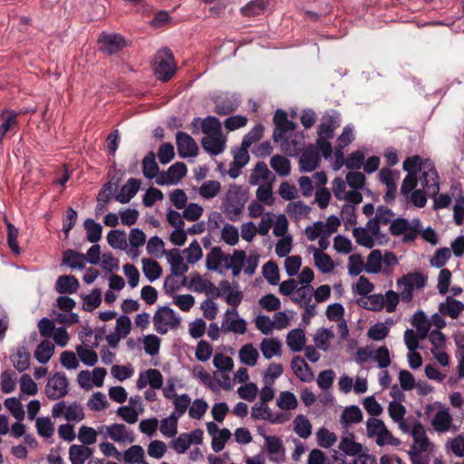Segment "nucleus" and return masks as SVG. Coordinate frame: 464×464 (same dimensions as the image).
Listing matches in <instances>:
<instances>
[{
    "instance_id": "nucleus-1",
    "label": "nucleus",
    "mask_w": 464,
    "mask_h": 464,
    "mask_svg": "<svg viewBox=\"0 0 464 464\" xmlns=\"http://www.w3.org/2000/svg\"><path fill=\"white\" fill-rule=\"evenodd\" d=\"M155 74L163 81H169L176 72V65L174 56L170 49L163 48L158 51L155 56Z\"/></svg>"
},
{
    "instance_id": "nucleus-2",
    "label": "nucleus",
    "mask_w": 464,
    "mask_h": 464,
    "mask_svg": "<svg viewBox=\"0 0 464 464\" xmlns=\"http://www.w3.org/2000/svg\"><path fill=\"white\" fill-rule=\"evenodd\" d=\"M153 324L157 333L165 334L168 333L169 327H178L180 324V319L175 314L173 309L169 306H161L154 314Z\"/></svg>"
},
{
    "instance_id": "nucleus-3",
    "label": "nucleus",
    "mask_w": 464,
    "mask_h": 464,
    "mask_svg": "<svg viewBox=\"0 0 464 464\" xmlns=\"http://www.w3.org/2000/svg\"><path fill=\"white\" fill-rule=\"evenodd\" d=\"M68 379L63 372H55L49 378L45 386V394L52 401L63 398L68 393Z\"/></svg>"
},
{
    "instance_id": "nucleus-4",
    "label": "nucleus",
    "mask_w": 464,
    "mask_h": 464,
    "mask_svg": "<svg viewBox=\"0 0 464 464\" xmlns=\"http://www.w3.org/2000/svg\"><path fill=\"white\" fill-rule=\"evenodd\" d=\"M100 50L108 55L121 52L127 44L126 39L120 34L102 32L98 38Z\"/></svg>"
},
{
    "instance_id": "nucleus-5",
    "label": "nucleus",
    "mask_w": 464,
    "mask_h": 464,
    "mask_svg": "<svg viewBox=\"0 0 464 464\" xmlns=\"http://www.w3.org/2000/svg\"><path fill=\"white\" fill-rule=\"evenodd\" d=\"M400 173L389 168H382L379 171V179L382 183L386 186V192L383 196V200L386 203L394 201L397 193V185L395 182V176L399 177Z\"/></svg>"
},
{
    "instance_id": "nucleus-6",
    "label": "nucleus",
    "mask_w": 464,
    "mask_h": 464,
    "mask_svg": "<svg viewBox=\"0 0 464 464\" xmlns=\"http://www.w3.org/2000/svg\"><path fill=\"white\" fill-rule=\"evenodd\" d=\"M420 179L423 189L425 190L426 193L429 194L430 197H435L439 194V176L432 163H429L428 169H425L421 172V176Z\"/></svg>"
},
{
    "instance_id": "nucleus-7",
    "label": "nucleus",
    "mask_w": 464,
    "mask_h": 464,
    "mask_svg": "<svg viewBox=\"0 0 464 464\" xmlns=\"http://www.w3.org/2000/svg\"><path fill=\"white\" fill-rule=\"evenodd\" d=\"M176 141L179 157H195L198 154V144L188 133L178 131L176 134Z\"/></svg>"
},
{
    "instance_id": "nucleus-8",
    "label": "nucleus",
    "mask_w": 464,
    "mask_h": 464,
    "mask_svg": "<svg viewBox=\"0 0 464 464\" xmlns=\"http://www.w3.org/2000/svg\"><path fill=\"white\" fill-rule=\"evenodd\" d=\"M321 161L318 150L313 145L308 146L302 153L299 165L300 169L304 172L314 170Z\"/></svg>"
},
{
    "instance_id": "nucleus-9",
    "label": "nucleus",
    "mask_w": 464,
    "mask_h": 464,
    "mask_svg": "<svg viewBox=\"0 0 464 464\" xmlns=\"http://www.w3.org/2000/svg\"><path fill=\"white\" fill-rule=\"evenodd\" d=\"M339 126L340 121L338 113H325L322 118V122L317 128L318 137L332 139L334 134V130H336Z\"/></svg>"
},
{
    "instance_id": "nucleus-10",
    "label": "nucleus",
    "mask_w": 464,
    "mask_h": 464,
    "mask_svg": "<svg viewBox=\"0 0 464 464\" xmlns=\"http://www.w3.org/2000/svg\"><path fill=\"white\" fill-rule=\"evenodd\" d=\"M229 314L237 316L236 309H227L222 322L221 328L224 332H233L235 334H244L246 332V323L242 318L230 319Z\"/></svg>"
},
{
    "instance_id": "nucleus-11",
    "label": "nucleus",
    "mask_w": 464,
    "mask_h": 464,
    "mask_svg": "<svg viewBox=\"0 0 464 464\" xmlns=\"http://www.w3.org/2000/svg\"><path fill=\"white\" fill-rule=\"evenodd\" d=\"M214 112L220 116L229 115L237 111L239 106V101L233 96H221L214 101Z\"/></svg>"
},
{
    "instance_id": "nucleus-12",
    "label": "nucleus",
    "mask_w": 464,
    "mask_h": 464,
    "mask_svg": "<svg viewBox=\"0 0 464 464\" xmlns=\"http://www.w3.org/2000/svg\"><path fill=\"white\" fill-rule=\"evenodd\" d=\"M140 187V181L135 178H130L125 185H123L120 192L114 196L116 201L126 204L135 197Z\"/></svg>"
},
{
    "instance_id": "nucleus-13",
    "label": "nucleus",
    "mask_w": 464,
    "mask_h": 464,
    "mask_svg": "<svg viewBox=\"0 0 464 464\" xmlns=\"http://www.w3.org/2000/svg\"><path fill=\"white\" fill-rule=\"evenodd\" d=\"M291 367L297 378L302 382H310L314 373L307 362L301 356H295L291 362Z\"/></svg>"
},
{
    "instance_id": "nucleus-14",
    "label": "nucleus",
    "mask_w": 464,
    "mask_h": 464,
    "mask_svg": "<svg viewBox=\"0 0 464 464\" xmlns=\"http://www.w3.org/2000/svg\"><path fill=\"white\" fill-rule=\"evenodd\" d=\"M79 282L73 276H61L55 283V289L59 294L71 295L75 293L79 288Z\"/></svg>"
},
{
    "instance_id": "nucleus-15",
    "label": "nucleus",
    "mask_w": 464,
    "mask_h": 464,
    "mask_svg": "<svg viewBox=\"0 0 464 464\" xmlns=\"http://www.w3.org/2000/svg\"><path fill=\"white\" fill-rule=\"evenodd\" d=\"M14 367L20 372H24L30 365V353L24 345H19L10 355Z\"/></svg>"
},
{
    "instance_id": "nucleus-16",
    "label": "nucleus",
    "mask_w": 464,
    "mask_h": 464,
    "mask_svg": "<svg viewBox=\"0 0 464 464\" xmlns=\"http://www.w3.org/2000/svg\"><path fill=\"white\" fill-rule=\"evenodd\" d=\"M463 310V303L451 296H448L446 302L441 303L439 306V311L441 314L449 315L452 319L458 318Z\"/></svg>"
},
{
    "instance_id": "nucleus-17",
    "label": "nucleus",
    "mask_w": 464,
    "mask_h": 464,
    "mask_svg": "<svg viewBox=\"0 0 464 464\" xmlns=\"http://www.w3.org/2000/svg\"><path fill=\"white\" fill-rule=\"evenodd\" d=\"M275 176L269 170L267 165L264 161H259L256 164L250 177L249 183L251 185H257L262 181H274Z\"/></svg>"
},
{
    "instance_id": "nucleus-18",
    "label": "nucleus",
    "mask_w": 464,
    "mask_h": 464,
    "mask_svg": "<svg viewBox=\"0 0 464 464\" xmlns=\"http://www.w3.org/2000/svg\"><path fill=\"white\" fill-rule=\"evenodd\" d=\"M169 263L170 264L171 274L183 276L188 272V266L184 264L183 257L179 255L178 249H172L166 254Z\"/></svg>"
},
{
    "instance_id": "nucleus-19",
    "label": "nucleus",
    "mask_w": 464,
    "mask_h": 464,
    "mask_svg": "<svg viewBox=\"0 0 464 464\" xmlns=\"http://www.w3.org/2000/svg\"><path fill=\"white\" fill-rule=\"evenodd\" d=\"M92 453V450L89 447L73 444L69 449V459L72 464H84Z\"/></svg>"
},
{
    "instance_id": "nucleus-20",
    "label": "nucleus",
    "mask_w": 464,
    "mask_h": 464,
    "mask_svg": "<svg viewBox=\"0 0 464 464\" xmlns=\"http://www.w3.org/2000/svg\"><path fill=\"white\" fill-rule=\"evenodd\" d=\"M452 423V417L448 409L439 411L431 420L433 429L438 432H446Z\"/></svg>"
},
{
    "instance_id": "nucleus-21",
    "label": "nucleus",
    "mask_w": 464,
    "mask_h": 464,
    "mask_svg": "<svg viewBox=\"0 0 464 464\" xmlns=\"http://www.w3.org/2000/svg\"><path fill=\"white\" fill-rule=\"evenodd\" d=\"M230 255H226L222 252L219 246L213 247L207 255L206 266L208 270L217 271L222 262H227Z\"/></svg>"
},
{
    "instance_id": "nucleus-22",
    "label": "nucleus",
    "mask_w": 464,
    "mask_h": 464,
    "mask_svg": "<svg viewBox=\"0 0 464 464\" xmlns=\"http://www.w3.org/2000/svg\"><path fill=\"white\" fill-rule=\"evenodd\" d=\"M108 436L114 441L121 442L129 440L133 442L134 438L128 432L124 424L115 423L106 427Z\"/></svg>"
},
{
    "instance_id": "nucleus-23",
    "label": "nucleus",
    "mask_w": 464,
    "mask_h": 464,
    "mask_svg": "<svg viewBox=\"0 0 464 464\" xmlns=\"http://www.w3.org/2000/svg\"><path fill=\"white\" fill-rule=\"evenodd\" d=\"M305 334L301 328L294 329L287 334L286 343L293 352H300L305 345Z\"/></svg>"
},
{
    "instance_id": "nucleus-24",
    "label": "nucleus",
    "mask_w": 464,
    "mask_h": 464,
    "mask_svg": "<svg viewBox=\"0 0 464 464\" xmlns=\"http://www.w3.org/2000/svg\"><path fill=\"white\" fill-rule=\"evenodd\" d=\"M86 260V256L84 254L78 253L75 250L68 249L63 252V264L68 266L69 267L74 269H83L85 267L84 261Z\"/></svg>"
},
{
    "instance_id": "nucleus-25",
    "label": "nucleus",
    "mask_w": 464,
    "mask_h": 464,
    "mask_svg": "<svg viewBox=\"0 0 464 464\" xmlns=\"http://www.w3.org/2000/svg\"><path fill=\"white\" fill-rule=\"evenodd\" d=\"M429 163L431 162L428 160L422 162L421 158L419 155H415L407 158L403 161L402 167L408 174L417 175L418 172H422L425 169H428Z\"/></svg>"
},
{
    "instance_id": "nucleus-26",
    "label": "nucleus",
    "mask_w": 464,
    "mask_h": 464,
    "mask_svg": "<svg viewBox=\"0 0 464 464\" xmlns=\"http://www.w3.org/2000/svg\"><path fill=\"white\" fill-rule=\"evenodd\" d=\"M411 435L413 438L414 444L419 445L420 450H428L429 439L426 435L423 425L420 421H415L412 425Z\"/></svg>"
},
{
    "instance_id": "nucleus-27",
    "label": "nucleus",
    "mask_w": 464,
    "mask_h": 464,
    "mask_svg": "<svg viewBox=\"0 0 464 464\" xmlns=\"http://www.w3.org/2000/svg\"><path fill=\"white\" fill-rule=\"evenodd\" d=\"M282 344L276 338H265L260 343V350L266 359L281 354Z\"/></svg>"
},
{
    "instance_id": "nucleus-28",
    "label": "nucleus",
    "mask_w": 464,
    "mask_h": 464,
    "mask_svg": "<svg viewBox=\"0 0 464 464\" xmlns=\"http://www.w3.org/2000/svg\"><path fill=\"white\" fill-rule=\"evenodd\" d=\"M269 5V0H253L240 9L244 16H254L264 13Z\"/></svg>"
},
{
    "instance_id": "nucleus-29",
    "label": "nucleus",
    "mask_w": 464,
    "mask_h": 464,
    "mask_svg": "<svg viewBox=\"0 0 464 464\" xmlns=\"http://www.w3.org/2000/svg\"><path fill=\"white\" fill-rule=\"evenodd\" d=\"M357 303L364 309L381 311L384 306L385 300L382 295L375 294L368 295L366 299L360 298Z\"/></svg>"
},
{
    "instance_id": "nucleus-30",
    "label": "nucleus",
    "mask_w": 464,
    "mask_h": 464,
    "mask_svg": "<svg viewBox=\"0 0 464 464\" xmlns=\"http://www.w3.org/2000/svg\"><path fill=\"white\" fill-rule=\"evenodd\" d=\"M54 352V344L49 340H44L36 347L34 357L40 363H46Z\"/></svg>"
},
{
    "instance_id": "nucleus-31",
    "label": "nucleus",
    "mask_w": 464,
    "mask_h": 464,
    "mask_svg": "<svg viewBox=\"0 0 464 464\" xmlns=\"http://www.w3.org/2000/svg\"><path fill=\"white\" fill-rule=\"evenodd\" d=\"M155 158V153L150 151L142 160V172L147 179H153L159 173V166Z\"/></svg>"
},
{
    "instance_id": "nucleus-32",
    "label": "nucleus",
    "mask_w": 464,
    "mask_h": 464,
    "mask_svg": "<svg viewBox=\"0 0 464 464\" xmlns=\"http://www.w3.org/2000/svg\"><path fill=\"white\" fill-rule=\"evenodd\" d=\"M258 356V352L252 343L245 344L239 350L240 361L247 366L256 365Z\"/></svg>"
},
{
    "instance_id": "nucleus-33",
    "label": "nucleus",
    "mask_w": 464,
    "mask_h": 464,
    "mask_svg": "<svg viewBox=\"0 0 464 464\" xmlns=\"http://www.w3.org/2000/svg\"><path fill=\"white\" fill-rule=\"evenodd\" d=\"M314 259L315 266L323 273H330L334 268V264L331 256L318 249H314Z\"/></svg>"
},
{
    "instance_id": "nucleus-34",
    "label": "nucleus",
    "mask_w": 464,
    "mask_h": 464,
    "mask_svg": "<svg viewBox=\"0 0 464 464\" xmlns=\"http://www.w3.org/2000/svg\"><path fill=\"white\" fill-rule=\"evenodd\" d=\"M178 420L179 416H176V412L162 419L160 426V432L167 437H174L178 432Z\"/></svg>"
},
{
    "instance_id": "nucleus-35",
    "label": "nucleus",
    "mask_w": 464,
    "mask_h": 464,
    "mask_svg": "<svg viewBox=\"0 0 464 464\" xmlns=\"http://www.w3.org/2000/svg\"><path fill=\"white\" fill-rule=\"evenodd\" d=\"M203 149L212 155L220 154L225 148L224 142L218 137L208 135L201 141Z\"/></svg>"
},
{
    "instance_id": "nucleus-36",
    "label": "nucleus",
    "mask_w": 464,
    "mask_h": 464,
    "mask_svg": "<svg viewBox=\"0 0 464 464\" xmlns=\"http://www.w3.org/2000/svg\"><path fill=\"white\" fill-rule=\"evenodd\" d=\"M270 165L279 176H287L290 173V160L284 156L274 155L270 160Z\"/></svg>"
},
{
    "instance_id": "nucleus-37",
    "label": "nucleus",
    "mask_w": 464,
    "mask_h": 464,
    "mask_svg": "<svg viewBox=\"0 0 464 464\" xmlns=\"http://www.w3.org/2000/svg\"><path fill=\"white\" fill-rule=\"evenodd\" d=\"M108 244L115 249L125 250L128 246L126 233L123 230H111L107 235Z\"/></svg>"
},
{
    "instance_id": "nucleus-38",
    "label": "nucleus",
    "mask_w": 464,
    "mask_h": 464,
    "mask_svg": "<svg viewBox=\"0 0 464 464\" xmlns=\"http://www.w3.org/2000/svg\"><path fill=\"white\" fill-rule=\"evenodd\" d=\"M143 264V273L145 276L150 280V282L155 281L158 279L162 273V269L160 266V264L152 259L143 258L142 259Z\"/></svg>"
},
{
    "instance_id": "nucleus-39",
    "label": "nucleus",
    "mask_w": 464,
    "mask_h": 464,
    "mask_svg": "<svg viewBox=\"0 0 464 464\" xmlns=\"http://www.w3.org/2000/svg\"><path fill=\"white\" fill-rule=\"evenodd\" d=\"M342 423L348 426L351 423H359L362 420V413L358 406L353 405L344 409L341 417Z\"/></svg>"
},
{
    "instance_id": "nucleus-40",
    "label": "nucleus",
    "mask_w": 464,
    "mask_h": 464,
    "mask_svg": "<svg viewBox=\"0 0 464 464\" xmlns=\"http://www.w3.org/2000/svg\"><path fill=\"white\" fill-rule=\"evenodd\" d=\"M83 227L87 232V240L89 242L97 243L101 239L102 227L99 223L92 218H87L83 223Z\"/></svg>"
},
{
    "instance_id": "nucleus-41",
    "label": "nucleus",
    "mask_w": 464,
    "mask_h": 464,
    "mask_svg": "<svg viewBox=\"0 0 464 464\" xmlns=\"http://www.w3.org/2000/svg\"><path fill=\"white\" fill-rule=\"evenodd\" d=\"M294 430L301 438L306 439L312 433V424L309 420L304 415H298L294 420Z\"/></svg>"
},
{
    "instance_id": "nucleus-42",
    "label": "nucleus",
    "mask_w": 464,
    "mask_h": 464,
    "mask_svg": "<svg viewBox=\"0 0 464 464\" xmlns=\"http://www.w3.org/2000/svg\"><path fill=\"white\" fill-rule=\"evenodd\" d=\"M353 236L358 245L369 249L374 246L373 237L364 227H355L353 230Z\"/></svg>"
},
{
    "instance_id": "nucleus-43",
    "label": "nucleus",
    "mask_w": 464,
    "mask_h": 464,
    "mask_svg": "<svg viewBox=\"0 0 464 464\" xmlns=\"http://www.w3.org/2000/svg\"><path fill=\"white\" fill-rule=\"evenodd\" d=\"M382 252L378 249L372 250L367 258L365 271L371 274H377L382 269Z\"/></svg>"
},
{
    "instance_id": "nucleus-44",
    "label": "nucleus",
    "mask_w": 464,
    "mask_h": 464,
    "mask_svg": "<svg viewBox=\"0 0 464 464\" xmlns=\"http://www.w3.org/2000/svg\"><path fill=\"white\" fill-rule=\"evenodd\" d=\"M266 448L270 455H285V448L279 437L275 435H264Z\"/></svg>"
},
{
    "instance_id": "nucleus-45",
    "label": "nucleus",
    "mask_w": 464,
    "mask_h": 464,
    "mask_svg": "<svg viewBox=\"0 0 464 464\" xmlns=\"http://www.w3.org/2000/svg\"><path fill=\"white\" fill-rule=\"evenodd\" d=\"M338 448L345 455L351 457L357 456L362 451V444L352 439H342Z\"/></svg>"
},
{
    "instance_id": "nucleus-46",
    "label": "nucleus",
    "mask_w": 464,
    "mask_h": 464,
    "mask_svg": "<svg viewBox=\"0 0 464 464\" xmlns=\"http://www.w3.org/2000/svg\"><path fill=\"white\" fill-rule=\"evenodd\" d=\"M316 437L318 445L325 449L331 448L337 441L335 433L329 431L324 427L318 430Z\"/></svg>"
},
{
    "instance_id": "nucleus-47",
    "label": "nucleus",
    "mask_w": 464,
    "mask_h": 464,
    "mask_svg": "<svg viewBox=\"0 0 464 464\" xmlns=\"http://www.w3.org/2000/svg\"><path fill=\"white\" fill-rule=\"evenodd\" d=\"M263 276L270 285H277L280 280L277 265L274 261L266 263L263 266Z\"/></svg>"
},
{
    "instance_id": "nucleus-48",
    "label": "nucleus",
    "mask_w": 464,
    "mask_h": 464,
    "mask_svg": "<svg viewBox=\"0 0 464 464\" xmlns=\"http://www.w3.org/2000/svg\"><path fill=\"white\" fill-rule=\"evenodd\" d=\"M4 404L17 420L22 421L24 419V410L18 399L14 397L7 398Z\"/></svg>"
},
{
    "instance_id": "nucleus-49",
    "label": "nucleus",
    "mask_w": 464,
    "mask_h": 464,
    "mask_svg": "<svg viewBox=\"0 0 464 464\" xmlns=\"http://www.w3.org/2000/svg\"><path fill=\"white\" fill-rule=\"evenodd\" d=\"M119 188V180H116L115 182L109 181L106 184H104L102 188L100 189L98 196H97V201L109 203L115 192L117 191Z\"/></svg>"
},
{
    "instance_id": "nucleus-50",
    "label": "nucleus",
    "mask_w": 464,
    "mask_h": 464,
    "mask_svg": "<svg viewBox=\"0 0 464 464\" xmlns=\"http://www.w3.org/2000/svg\"><path fill=\"white\" fill-rule=\"evenodd\" d=\"M276 403L281 410L285 411L294 410L298 405L296 397L291 392H282Z\"/></svg>"
},
{
    "instance_id": "nucleus-51",
    "label": "nucleus",
    "mask_w": 464,
    "mask_h": 464,
    "mask_svg": "<svg viewBox=\"0 0 464 464\" xmlns=\"http://www.w3.org/2000/svg\"><path fill=\"white\" fill-rule=\"evenodd\" d=\"M201 130L204 134H219L221 130V123L218 118L208 116L201 121Z\"/></svg>"
},
{
    "instance_id": "nucleus-52",
    "label": "nucleus",
    "mask_w": 464,
    "mask_h": 464,
    "mask_svg": "<svg viewBox=\"0 0 464 464\" xmlns=\"http://www.w3.org/2000/svg\"><path fill=\"white\" fill-rule=\"evenodd\" d=\"M221 189V185L217 180H208L199 188V194L204 198L216 197Z\"/></svg>"
},
{
    "instance_id": "nucleus-53",
    "label": "nucleus",
    "mask_w": 464,
    "mask_h": 464,
    "mask_svg": "<svg viewBox=\"0 0 464 464\" xmlns=\"http://www.w3.org/2000/svg\"><path fill=\"white\" fill-rule=\"evenodd\" d=\"M7 228V245L11 251L16 255L21 253V248L17 242L18 229L11 223L6 222Z\"/></svg>"
},
{
    "instance_id": "nucleus-54",
    "label": "nucleus",
    "mask_w": 464,
    "mask_h": 464,
    "mask_svg": "<svg viewBox=\"0 0 464 464\" xmlns=\"http://www.w3.org/2000/svg\"><path fill=\"white\" fill-rule=\"evenodd\" d=\"M102 303V295L101 291L98 288L92 290L90 295H87L83 297V309L86 311H92L95 308L99 307Z\"/></svg>"
},
{
    "instance_id": "nucleus-55",
    "label": "nucleus",
    "mask_w": 464,
    "mask_h": 464,
    "mask_svg": "<svg viewBox=\"0 0 464 464\" xmlns=\"http://www.w3.org/2000/svg\"><path fill=\"white\" fill-rule=\"evenodd\" d=\"M222 239L229 246L238 243L239 234L237 228L230 224H226L221 231Z\"/></svg>"
},
{
    "instance_id": "nucleus-56",
    "label": "nucleus",
    "mask_w": 464,
    "mask_h": 464,
    "mask_svg": "<svg viewBox=\"0 0 464 464\" xmlns=\"http://www.w3.org/2000/svg\"><path fill=\"white\" fill-rule=\"evenodd\" d=\"M451 256V251L448 247H441L436 250L430 259V265L437 268H442Z\"/></svg>"
},
{
    "instance_id": "nucleus-57",
    "label": "nucleus",
    "mask_w": 464,
    "mask_h": 464,
    "mask_svg": "<svg viewBox=\"0 0 464 464\" xmlns=\"http://www.w3.org/2000/svg\"><path fill=\"white\" fill-rule=\"evenodd\" d=\"M144 459V450L140 445H133L124 453V461L126 463H140Z\"/></svg>"
},
{
    "instance_id": "nucleus-58",
    "label": "nucleus",
    "mask_w": 464,
    "mask_h": 464,
    "mask_svg": "<svg viewBox=\"0 0 464 464\" xmlns=\"http://www.w3.org/2000/svg\"><path fill=\"white\" fill-rule=\"evenodd\" d=\"M218 434V435H216L212 438L211 441V447L215 452L221 451L225 448L227 441L231 437V432L228 429L226 428L220 430L219 433Z\"/></svg>"
},
{
    "instance_id": "nucleus-59",
    "label": "nucleus",
    "mask_w": 464,
    "mask_h": 464,
    "mask_svg": "<svg viewBox=\"0 0 464 464\" xmlns=\"http://www.w3.org/2000/svg\"><path fill=\"white\" fill-rule=\"evenodd\" d=\"M36 429L40 436L44 438H50L54 432V427L49 418L36 419Z\"/></svg>"
},
{
    "instance_id": "nucleus-60",
    "label": "nucleus",
    "mask_w": 464,
    "mask_h": 464,
    "mask_svg": "<svg viewBox=\"0 0 464 464\" xmlns=\"http://www.w3.org/2000/svg\"><path fill=\"white\" fill-rule=\"evenodd\" d=\"M76 352L80 360L88 366H93L98 361V355L93 350L78 345Z\"/></svg>"
},
{
    "instance_id": "nucleus-61",
    "label": "nucleus",
    "mask_w": 464,
    "mask_h": 464,
    "mask_svg": "<svg viewBox=\"0 0 464 464\" xmlns=\"http://www.w3.org/2000/svg\"><path fill=\"white\" fill-rule=\"evenodd\" d=\"M386 428L384 422L376 418H370L366 422L367 435L369 438H378V436Z\"/></svg>"
},
{
    "instance_id": "nucleus-62",
    "label": "nucleus",
    "mask_w": 464,
    "mask_h": 464,
    "mask_svg": "<svg viewBox=\"0 0 464 464\" xmlns=\"http://www.w3.org/2000/svg\"><path fill=\"white\" fill-rule=\"evenodd\" d=\"M16 376L14 372L5 371L1 374V389L4 393H11L15 389Z\"/></svg>"
},
{
    "instance_id": "nucleus-63",
    "label": "nucleus",
    "mask_w": 464,
    "mask_h": 464,
    "mask_svg": "<svg viewBox=\"0 0 464 464\" xmlns=\"http://www.w3.org/2000/svg\"><path fill=\"white\" fill-rule=\"evenodd\" d=\"M64 418L68 421H81L84 419V412L80 404L73 402L70 404L64 412Z\"/></svg>"
},
{
    "instance_id": "nucleus-64",
    "label": "nucleus",
    "mask_w": 464,
    "mask_h": 464,
    "mask_svg": "<svg viewBox=\"0 0 464 464\" xmlns=\"http://www.w3.org/2000/svg\"><path fill=\"white\" fill-rule=\"evenodd\" d=\"M169 178H171L172 183L177 184L179 180L187 174V166L183 162H176L171 165L167 170Z\"/></svg>"
}]
</instances>
